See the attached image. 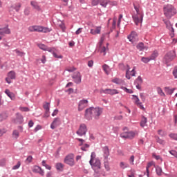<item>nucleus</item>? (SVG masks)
<instances>
[{"instance_id":"dca6fc26","label":"nucleus","mask_w":177,"mask_h":177,"mask_svg":"<svg viewBox=\"0 0 177 177\" xmlns=\"http://www.w3.org/2000/svg\"><path fill=\"white\" fill-rule=\"evenodd\" d=\"M75 84H81V73L80 72H75L72 76Z\"/></svg>"},{"instance_id":"0eeeda50","label":"nucleus","mask_w":177,"mask_h":177,"mask_svg":"<svg viewBox=\"0 0 177 177\" xmlns=\"http://www.w3.org/2000/svg\"><path fill=\"white\" fill-rule=\"evenodd\" d=\"M174 59H175V53L174 51H170L165 55L163 62L167 64L171 63Z\"/></svg>"},{"instance_id":"8fccbe9b","label":"nucleus","mask_w":177,"mask_h":177,"mask_svg":"<svg viewBox=\"0 0 177 177\" xmlns=\"http://www.w3.org/2000/svg\"><path fill=\"white\" fill-rule=\"evenodd\" d=\"M6 165V159L3 158L0 160V167H5Z\"/></svg>"},{"instance_id":"5701e85b","label":"nucleus","mask_w":177,"mask_h":177,"mask_svg":"<svg viewBox=\"0 0 177 177\" xmlns=\"http://www.w3.org/2000/svg\"><path fill=\"white\" fill-rule=\"evenodd\" d=\"M51 49H53V50L50 51V53H53L54 57H55V59H63V56L61 55H57V50H56V48H51Z\"/></svg>"},{"instance_id":"393cba45","label":"nucleus","mask_w":177,"mask_h":177,"mask_svg":"<svg viewBox=\"0 0 177 177\" xmlns=\"http://www.w3.org/2000/svg\"><path fill=\"white\" fill-rule=\"evenodd\" d=\"M30 5L34 9L38 10V12L41 11V7L38 5V3H37V1H30Z\"/></svg>"},{"instance_id":"bb28decb","label":"nucleus","mask_w":177,"mask_h":177,"mask_svg":"<svg viewBox=\"0 0 177 177\" xmlns=\"http://www.w3.org/2000/svg\"><path fill=\"white\" fill-rule=\"evenodd\" d=\"M119 67L120 70H122V71H128V69L130 68L129 65L128 64H120Z\"/></svg>"},{"instance_id":"cd10ccee","label":"nucleus","mask_w":177,"mask_h":177,"mask_svg":"<svg viewBox=\"0 0 177 177\" xmlns=\"http://www.w3.org/2000/svg\"><path fill=\"white\" fill-rule=\"evenodd\" d=\"M111 81L112 82H113V84H116L117 85H121L124 83V81H122V80L117 77L113 78Z\"/></svg>"},{"instance_id":"0e129e2a","label":"nucleus","mask_w":177,"mask_h":177,"mask_svg":"<svg viewBox=\"0 0 177 177\" xmlns=\"http://www.w3.org/2000/svg\"><path fill=\"white\" fill-rule=\"evenodd\" d=\"M66 71H68L69 73H73V71H75V67L66 68Z\"/></svg>"},{"instance_id":"412c9836","label":"nucleus","mask_w":177,"mask_h":177,"mask_svg":"<svg viewBox=\"0 0 177 177\" xmlns=\"http://www.w3.org/2000/svg\"><path fill=\"white\" fill-rule=\"evenodd\" d=\"M128 39L131 42H133L136 39H138V34L136 32H131V35L128 36Z\"/></svg>"},{"instance_id":"6ab92c4d","label":"nucleus","mask_w":177,"mask_h":177,"mask_svg":"<svg viewBox=\"0 0 177 177\" xmlns=\"http://www.w3.org/2000/svg\"><path fill=\"white\" fill-rule=\"evenodd\" d=\"M102 31V26H97L95 29H91L90 34L92 35H97V34H100Z\"/></svg>"},{"instance_id":"bf43d9fd","label":"nucleus","mask_w":177,"mask_h":177,"mask_svg":"<svg viewBox=\"0 0 177 177\" xmlns=\"http://www.w3.org/2000/svg\"><path fill=\"white\" fill-rule=\"evenodd\" d=\"M28 31H30V32H36L35 26H30L28 28Z\"/></svg>"},{"instance_id":"f704fd0d","label":"nucleus","mask_w":177,"mask_h":177,"mask_svg":"<svg viewBox=\"0 0 177 177\" xmlns=\"http://www.w3.org/2000/svg\"><path fill=\"white\" fill-rule=\"evenodd\" d=\"M102 68H103L104 73L106 74H107V75H109V74H110V67L108 65H106V64L103 65Z\"/></svg>"},{"instance_id":"774afa93","label":"nucleus","mask_w":177,"mask_h":177,"mask_svg":"<svg viewBox=\"0 0 177 177\" xmlns=\"http://www.w3.org/2000/svg\"><path fill=\"white\" fill-rule=\"evenodd\" d=\"M158 133L160 136H165V132H164L162 130H158Z\"/></svg>"},{"instance_id":"2eb2a0df","label":"nucleus","mask_w":177,"mask_h":177,"mask_svg":"<svg viewBox=\"0 0 177 177\" xmlns=\"http://www.w3.org/2000/svg\"><path fill=\"white\" fill-rule=\"evenodd\" d=\"M32 172H34L35 174H39V175H41V176H44L45 175V171H44V169H42V168L39 166H34L32 169Z\"/></svg>"},{"instance_id":"ea45409f","label":"nucleus","mask_w":177,"mask_h":177,"mask_svg":"<svg viewBox=\"0 0 177 177\" xmlns=\"http://www.w3.org/2000/svg\"><path fill=\"white\" fill-rule=\"evenodd\" d=\"M167 95H172V93H174V91H175V88H169L168 87H166L165 89Z\"/></svg>"},{"instance_id":"f257e3e1","label":"nucleus","mask_w":177,"mask_h":177,"mask_svg":"<svg viewBox=\"0 0 177 177\" xmlns=\"http://www.w3.org/2000/svg\"><path fill=\"white\" fill-rule=\"evenodd\" d=\"M103 113V109L100 107H90L85 110V118L91 121L92 120V117L95 118V120H99L100 118V115Z\"/></svg>"},{"instance_id":"4be33fe9","label":"nucleus","mask_w":177,"mask_h":177,"mask_svg":"<svg viewBox=\"0 0 177 177\" xmlns=\"http://www.w3.org/2000/svg\"><path fill=\"white\" fill-rule=\"evenodd\" d=\"M38 46H39V49H41V50H45L47 52H52V50H53V49H52V48H49V47L45 46V44H38Z\"/></svg>"},{"instance_id":"f03ea898","label":"nucleus","mask_w":177,"mask_h":177,"mask_svg":"<svg viewBox=\"0 0 177 177\" xmlns=\"http://www.w3.org/2000/svg\"><path fill=\"white\" fill-rule=\"evenodd\" d=\"M134 9L136 11V14L133 15V20L138 26L139 24L142 23L143 21V11H142V9H140V6L139 4H133Z\"/></svg>"},{"instance_id":"6e6d98bb","label":"nucleus","mask_w":177,"mask_h":177,"mask_svg":"<svg viewBox=\"0 0 177 177\" xmlns=\"http://www.w3.org/2000/svg\"><path fill=\"white\" fill-rule=\"evenodd\" d=\"M87 149H89V145L88 144H85L84 146L81 147V150H82L83 151H86Z\"/></svg>"},{"instance_id":"052dcab7","label":"nucleus","mask_w":177,"mask_h":177,"mask_svg":"<svg viewBox=\"0 0 177 177\" xmlns=\"http://www.w3.org/2000/svg\"><path fill=\"white\" fill-rule=\"evenodd\" d=\"M135 161V156H131L129 158V162L131 164V165H133V162Z\"/></svg>"},{"instance_id":"9b49d317","label":"nucleus","mask_w":177,"mask_h":177,"mask_svg":"<svg viewBox=\"0 0 177 177\" xmlns=\"http://www.w3.org/2000/svg\"><path fill=\"white\" fill-rule=\"evenodd\" d=\"M88 100H80L78 104V108H77L78 111H82L84 109H85L86 107H88Z\"/></svg>"},{"instance_id":"5fc2aeb1","label":"nucleus","mask_w":177,"mask_h":177,"mask_svg":"<svg viewBox=\"0 0 177 177\" xmlns=\"http://www.w3.org/2000/svg\"><path fill=\"white\" fill-rule=\"evenodd\" d=\"M57 25L59 26V27H60V28H62V30H64V24L63 23V21H59Z\"/></svg>"},{"instance_id":"603ef678","label":"nucleus","mask_w":177,"mask_h":177,"mask_svg":"<svg viewBox=\"0 0 177 177\" xmlns=\"http://www.w3.org/2000/svg\"><path fill=\"white\" fill-rule=\"evenodd\" d=\"M157 56H158V53H157V52H154L150 57L149 59H151V60H154V59H156L157 57Z\"/></svg>"},{"instance_id":"72a5a7b5","label":"nucleus","mask_w":177,"mask_h":177,"mask_svg":"<svg viewBox=\"0 0 177 177\" xmlns=\"http://www.w3.org/2000/svg\"><path fill=\"white\" fill-rule=\"evenodd\" d=\"M136 48L138 49V50H145V49L147 50V48L145 47V44L143 43H139Z\"/></svg>"},{"instance_id":"680f3d73","label":"nucleus","mask_w":177,"mask_h":177,"mask_svg":"<svg viewBox=\"0 0 177 177\" xmlns=\"http://www.w3.org/2000/svg\"><path fill=\"white\" fill-rule=\"evenodd\" d=\"M173 75L174 78H177V66H175L173 70Z\"/></svg>"},{"instance_id":"423d86ee","label":"nucleus","mask_w":177,"mask_h":177,"mask_svg":"<svg viewBox=\"0 0 177 177\" xmlns=\"http://www.w3.org/2000/svg\"><path fill=\"white\" fill-rule=\"evenodd\" d=\"M64 162L70 165V167H74L75 165V161L74 160V154L71 153L66 156L64 160Z\"/></svg>"},{"instance_id":"a878e982","label":"nucleus","mask_w":177,"mask_h":177,"mask_svg":"<svg viewBox=\"0 0 177 177\" xmlns=\"http://www.w3.org/2000/svg\"><path fill=\"white\" fill-rule=\"evenodd\" d=\"M9 26L6 25V26L5 28H0V30H1V32L3 34H10V29H9Z\"/></svg>"},{"instance_id":"864d4df0","label":"nucleus","mask_w":177,"mask_h":177,"mask_svg":"<svg viewBox=\"0 0 177 177\" xmlns=\"http://www.w3.org/2000/svg\"><path fill=\"white\" fill-rule=\"evenodd\" d=\"M169 136V138H171V139H173L174 140H177V133H170Z\"/></svg>"},{"instance_id":"3c124183","label":"nucleus","mask_w":177,"mask_h":177,"mask_svg":"<svg viewBox=\"0 0 177 177\" xmlns=\"http://www.w3.org/2000/svg\"><path fill=\"white\" fill-rule=\"evenodd\" d=\"M45 111H49L50 106L48 102H46L43 106Z\"/></svg>"},{"instance_id":"39448f33","label":"nucleus","mask_w":177,"mask_h":177,"mask_svg":"<svg viewBox=\"0 0 177 177\" xmlns=\"http://www.w3.org/2000/svg\"><path fill=\"white\" fill-rule=\"evenodd\" d=\"M106 35H109L106 34V35H102L100 42L98 43V45H97L100 50V53H104L103 54L104 56H106V52L109 50V48H107V46H102V45H103V42H104V39H106Z\"/></svg>"},{"instance_id":"9d476101","label":"nucleus","mask_w":177,"mask_h":177,"mask_svg":"<svg viewBox=\"0 0 177 177\" xmlns=\"http://www.w3.org/2000/svg\"><path fill=\"white\" fill-rule=\"evenodd\" d=\"M136 66H134L131 71V67L128 68L126 72L125 77L127 80H131V77H135L136 75Z\"/></svg>"},{"instance_id":"13d9d810","label":"nucleus","mask_w":177,"mask_h":177,"mask_svg":"<svg viewBox=\"0 0 177 177\" xmlns=\"http://www.w3.org/2000/svg\"><path fill=\"white\" fill-rule=\"evenodd\" d=\"M6 118H8V115H6V114L2 113L0 115V120L1 121H3V120H6Z\"/></svg>"},{"instance_id":"c756f323","label":"nucleus","mask_w":177,"mask_h":177,"mask_svg":"<svg viewBox=\"0 0 177 177\" xmlns=\"http://www.w3.org/2000/svg\"><path fill=\"white\" fill-rule=\"evenodd\" d=\"M104 167L106 171H110V163L109 162V159L104 160Z\"/></svg>"},{"instance_id":"c9c22d12","label":"nucleus","mask_w":177,"mask_h":177,"mask_svg":"<svg viewBox=\"0 0 177 177\" xmlns=\"http://www.w3.org/2000/svg\"><path fill=\"white\" fill-rule=\"evenodd\" d=\"M12 8L16 10V12H19V10H20V8H21V3H17L12 6Z\"/></svg>"},{"instance_id":"7c9ffc66","label":"nucleus","mask_w":177,"mask_h":177,"mask_svg":"<svg viewBox=\"0 0 177 177\" xmlns=\"http://www.w3.org/2000/svg\"><path fill=\"white\" fill-rule=\"evenodd\" d=\"M136 135H138V131H129L128 132V139H133Z\"/></svg>"},{"instance_id":"c03bdc74","label":"nucleus","mask_w":177,"mask_h":177,"mask_svg":"<svg viewBox=\"0 0 177 177\" xmlns=\"http://www.w3.org/2000/svg\"><path fill=\"white\" fill-rule=\"evenodd\" d=\"M156 142H157V143H159V145H162V146H164V145H165V140L160 138L159 137L156 138Z\"/></svg>"},{"instance_id":"4c0bfd02","label":"nucleus","mask_w":177,"mask_h":177,"mask_svg":"<svg viewBox=\"0 0 177 177\" xmlns=\"http://www.w3.org/2000/svg\"><path fill=\"white\" fill-rule=\"evenodd\" d=\"M153 165H154V162H148V164L147 165V167H146V171H147V176H149V168H151V167H153Z\"/></svg>"},{"instance_id":"f3484780","label":"nucleus","mask_w":177,"mask_h":177,"mask_svg":"<svg viewBox=\"0 0 177 177\" xmlns=\"http://www.w3.org/2000/svg\"><path fill=\"white\" fill-rule=\"evenodd\" d=\"M104 160H109L110 156V150L109 147H104L102 149Z\"/></svg>"},{"instance_id":"69168bd1","label":"nucleus","mask_w":177,"mask_h":177,"mask_svg":"<svg viewBox=\"0 0 177 177\" xmlns=\"http://www.w3.org/2000/svg\"><path fill=\"white\" fill-rule=\"evenodd\" d=\"M7 132L6 129H0V138L1 136H3V135H5V133Z\"/></svg>"},{"instance_id":"4d7b16f0","label":"nucleus","mask_w":177,"mask_h":177,"mask_svg":"<svg viewBox=\"0 0 177 177\" xmlns=\"http://www.w3.org/2000/svg\"><path fill=\"white\" fill-rule=\"evenodd\" d=\"M19 110L20 111H25V112L30 111V109H28V107H23V106H20Z\"/></svg>"},{"instance_id":"a19ab883","label":"nucleus","mask_w":177,"mask_h":177,"mask_svg":"<svg viewBox=\"0 0 177 177\" xmlns=\"http://www.w3.org/2000/svg\"><path fill=\"white\" fill-rule=\"evenodd\" d=\"M120 167L122 169H125V168H129V165L124 162H120Z\"/></svg>"},{"instance_id":"a211bd4d","label":"nucleus","mask_w":177,"mask_h":177,"mask_svg":"<svg viewBox=\"0 0 177 177\" xmlns=\"http://www.w3.org/2000/svg\"><path fill=\"white\" fill-rule=\"evenodd\" d=\"M35 30L37 32H49L50 31L49 28L39 26H35Z\"/></svg>"},{"instance_id":"a18cd8bd","label":"nucleus","mask_w":177,"mask_h":177,"mask_svg":"<svg viewBox=\"0 0 177 177\" xmlns=\"http://www.w3.org/2000/svg\"><path fill=\"white\" fill-rule=\"evenodd\" d=\"M121 89L127 93H133L132 89H128L127 87L121 86Z\"/></svg>"},{"instance_id":"37998d69","label":"nucleus","mask_w":177,"mask_h":177,"mask_svg":"<svg viewBox=\"0 0 177 177\" xmlns=\"http://www.w3.org/2000/svg\"><path fill=\"white\" fill-rule=\"evenodd\" d=\"M157 92L160 96H163V97H165V93L164 91H162V89L160 87H158Z\"/></svg>"},{"instance_id":"e2e57ef3","label":"nucleus","mask_w":177,"mask_h":177,"mask_svg":"<svg viewBox=\"0 0 177 177\" xmlns=\"http://www.w3.org/2000/svg\"><path fill=\"white\" fill-rule=\"evenodd\" d=\"M21 165V163H20V162H18L16 165L13 166L12 169H19Z\"/></svg>"},{"instance_id":"6e6552de","label":"nucleus","mask_w":177,"mask_h":177,"mask_svg":"<svg viewBox=\"0 0 177 177\" xmlns=\"http://www.w3.org/2000/svg\"><path fill=\"white\" fill-rule=\"evenodd\" d=\"M86 132H88V128L86 127V124H81L80 125L79 129L76 131V133L79 136H84L86 135Z\"/></svg>"},{"instance_id":"79ce46f5","label":"nucleus","mask_w":177,"mask_h":177,"mask_svg":"<svg viewBox=\"0 0 177 177\" xmlns=\"http://www.w3.org/2000/svg\"><path fill=\"white\" fill-rule=\"evenodd\" d=\"M63 168H64V165L62 163H57L56 164V169L57 171H63Z\"/></svg>"},{"instance_id":"f8f14e48","label":"nucleus","mask_w":177,"mask_h":177,"mask_svg":"<svg viewBox=\"0 0 177 177\" xmlns=\"http://www.w3.org/2000/svg\"><path fill=\"white\" fill-rule=\"evenodd\" d=\"M11 80H16V73L13 71H11L8 73V77L6 78V82H7V84H12Z\"/></svg>"},{"instance_id":"58836bf2","label":"nucleus","mask_w":177,"mask_h":177,"mask_svg":"<svg viewBox=\"0 0 177 177\" xmlns=\"http://www.w3.org/2000/svg\"><path fill=\"white\" fill-rule=\"evenodd\" d=\"M156 171L157 175H158V176H161V175L162 174V169H161V167H160V166L156 167Z\"/></svg>"},{"instance_id":"ddd939ff","label":"nucleus","mask_w":177,"mask_h":177,"mask_svg":"<svg viewBox=\"0 0 177 177\" xmlns=\"http://www.w3.org/2000/svg\"><path fill=\"white\" fill-rule=\"evenodd\" d=\"M60 125H62V121L60 120V118H56L51 123L50 128L51 129H56V128H57V127H60Z\"/></svg>"},{"instance_id":"7ed1b4c3","label":"nucleus","mask_w":177,"mask_h":177,"mask_svg":"<svg viewBox=\"0 0 177 177\" xmlns=\"http://www.w3.org/2000/svg\"><path fill=\"white\" fill-rule=\"evenodd\" d=\"M163 13L167 19H171V17L176 15V8L171 4L165 5L163 7Z\"/></svg>"},{"instance_id":"09e8293b","label":"nucleus","mask_w":177,"mask_h":177,"mask_svg":"<svg viewBox=\"0 0 177 177\" xmlns=\"http://www.w3.org/2000/svg\"><path fill=\"white\" fill-rule=\"evenodd\" d=\"M15 52L17 53V56H21V57H23V56L26 55V53L19 50H15Z\"/></svg>"},{"instance_id":"aec40b11","label":"nucleus","mask_w":177,"mask_h":177,"mask_svg":"<svg viewBox=\"0 0 177 177\" xmlns=\"http://www.w3.org/2000/svg\"><path fill=\"white\" fill-rule=\"evenodd\" d=\"M5 93L11 99V100H16V95H15L12 92H11L9 89L5 90Z\"/></svg>"},{"instance_id":"b1692460","label":"nucleus","mask_w":177,"mask_h":177,"mask_svg":"<svg viewBox=\"0 0 177 177\" xmlns=\"http://www.w3.org/2000/svg\"><path fill=\"white\" fill-rule=\"evenodd\" d=\"M15 122V124H21L23 122V115H20V113H17Z\"/></svg>"},{"instance_id":"338daca9","label":"nucleus","mask_w":177,"mask_h":177,"mask_svg":"<svg viewBox=\"0 0 177 177\" xmlns=\"http://www.w3.org/2000/svg\"><path fill=\"white\" fill-rule=\"evenodd\" d=\"M120 136L124 139H128V133H122L120 134Z\"/></svg>"},{"instance_id":"2f4dec72","label":"nucleus","mask_w":177,"mask_h":177,"mask_svg":"<svg viewBox=\"0 0 177 177\" xmlns=\"http://www.w3.org/2000/svg\"><path fill=\"white\" fill-rule=\"evenodd\" d=\"M110 3V1L109 0H100V5L102 6V8H106L107 5Z\"/></svg>"},{"instance_id":"473e14b6","label":"nucleus","mask_w":177,"mask_h":177,"mask_svg":"<svg viewBox=\"0 0 177 177\" xmlns=\"http://www.w3.org/2000/svg\"><path fill=\"white\" fill-rule=\"evenodd\" d=\"M163 21L165 24H166L167 28H168L169 30H171V31H174V28H172V25H171V22L169 21L164 19Z\"/></svg>"},{"instance_id":"20e7f679","label":"nucleus","mask_w":177,"mask_h":177,"mask_svg":"<svg viewBox=\"0 0 177 177\" xmlns=\"http://www.w3.org/2000/svg\"><path fill=\"white\" fill-rule=\"evenodd\" d=\"M93 169L95 171L94 176L95 177L100 176V168H101V163L100 160L97 159V160H93V162H90Z\"/></svg>"},{"instance_id":"de8ad7c7","label":"nucleus","mask_w":177,"mask_h":177,"mask_svg":"<svg viewBox=\"0 0 177 177\" xmlns=\"http://www.w3.org/2000/svg\"><path fill=\"white\" fill-rule=\"evenodd\" d=\"M150 60H151L150 59V57H142V59H141V62H142L143 63H145V64L149 63V62H150Z\"/></svg>"},{"instance_id":"1a4fd4ad","label":"nucleus","mask_w":177,"mask_h":177,"mask_svg":"<svg viewBox=\"0 0 177 177\" xmlns=\"http://www.w3.org/2000/svg\"><path fill=\"white\" fill-rule=\"evenodd\" d=\"M100 93H105L106 95H118L120 92L117 89H110V88H106V89H103L101 88L100 90Z\"/></svg>"},{"instance_id":"49530a36","label":"nucleus","mask_w":177,"mask_h":177,"mask_svg":"<svg viewBox=\"0 0 177 177\" xmlns=\"http://www.w3.org/2000/svg\"><path fill=\"white\" fill-rule=\"evenodd\" d=\"M12 136L15 139H17V138H19V131L17 130H14L13 132H12Z\"/></svg>"},{"instance_id":"4468645a","label":"nucleus","mask_w":177,"mask_h":177,"mask_svg":"<svg viewBox=\"0 0 177 177\" xmlns=\"http://www.w3.org/2000/svg\"><path fill=\"white\" fill-rule=\"evenodd\" d=\"M133 97L135 104H136L138 107H139V109H140L141 110L145 111V107L143 106V104H142V102H140V100H139V97H138V96L135 95H133Z\"/></svg>"},{"instance_id":"c85d7f7f","label":"nucleus","mask_w":177,"mask_h":177,"mask_svg":"<svg viewBox=\"0 0 177 177\" xmlns=\"http://www.w3.org/2000/svg\"><path fill=\"white\" fill-rule=\"evenodd\" d=\"M147 124V118L145 116H142L140 122V127H142V128H145Z\"/></svg>"},{"instance_id":"e433bc0d","label":"nucleus","mask_w":177,"mask_h":177,"mask_svg":"<svg viewBox=\"0 0 177 177\" xmlns=\"http://www.w3.org/2000/svg\"><path fill=\"white\" fill-rule=\"evenodd\" d=\"M97 160H98V159L96 158V153L92 152L91 155V160H90L89 162H93V161H95Z\"/></svg>"}]
</instances>
